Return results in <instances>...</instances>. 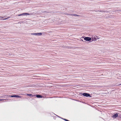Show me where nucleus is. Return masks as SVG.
Wrapping results in <instances>:
<instances>
[{
	"label": "nucleus",
	"mask_w": 121,
	"mask_h": 121,
	"mask_svg": "<svg viewBox=\"0 0 121 121\" xmlns=\"http://www.w3.org/2000/svg\"><path fill=\"white\" fill-rule=\"evenodd\" d=\"M32 14L31 13H23L22 14H19L18 15V16H25V15H31Z\"/></svg>",
	"instance_id": "nucleus-1"
},
{
	"label": "nucleus",
	"mask_w": 121,
	"mask_h": 121,
	"mask_svg": "<svg viewBox=\"0 0 121 121\" xmlns=\"http://www.w3.org/2000/svg\"><path fill=\"white\" fill-rule=\"evenodd\" d=\"M81 94L83 96H86V97H91L90 94L89 93H81Z\"/></svg>",
	"instance_id": "nucleus-2"
},
{
	"label": "nucleus",
	"mask_w": 121,
	"mask_h": 121,
	"mask_svg": "<svg viewBox=\"0 0 121 121\" xmlns=\"http://www.w3.org/2000/svg\"><path fill=\"white\" fill-rule=\"evenodd\" d=\"M91 38L89 37H85L84 38V40L86 41H89L91 40Z\"/></svg>",
	"instance_id": "nucleus-3"
},
{
	"label": "nucleus",
	"mask_w": 121,
	"mask_h": 121,
	"mask_svg": "<svg viewBox=\"0 0 121 121\" xmlns=\"http://www.w3.org/2000/svg\"><path fill=\"white\" fill-rule=\"evenodd\" d=\"M31 35H35L40 36L42 35V33H31Z\"/></svg>",
	"instance_id": "nucleus-4"
},
{
	"label": "nucleus",
	"mask_w": 121,
	"mask_h": 121,
	"mask_svg": "<svg viewBox=\"0 0 121 121\" xmlns=\"http://www.w3.org/2000/svg\"><path fill=\"white\" fill-rule=\"evenodd\" d=\"M119 113H116L115 114L113 115L112 116V117L114 118H116L117 117L118 115V114Z\"/></svg>",
	"instance_id": "nucleus-5"
},
{
	"label": "nucleus",
	"mask_w": 121,
	"mask_h": 121,
	"mask_svg": "<svg viewBox=\"0 0 121 121\" xmlns=\"http://www.w3.org/2000/svg\"><path fill=\"white\" fill-rule=\"evenodd\" d=\"M10 97H16V98H21V96L17 95H12L10 96Z\"/></svg>",
	"instance_id": "nucleus-6"
},
{
	"label": "nucleus",
	"mask_w": 121,
	"mask_h": 121,
	"mask_svg": "<svg viewBox=\"0 0 121 121\" xmlns=\"http://www.w3.org/2000/svg\"><path fill=\"white\" fill-rule=\"evenodd\" d=\"M35 96L38 98H42L43 97V96L39 95H36Z\"/></svg>",
	"instance_id": "nucleus-7"
},
{
	"label": "nucleus",
	"mask_w": 121,
	"mask_h": 121,
	"mask_svg": "<svg viewBox=\"0 0 121 121\" xmlns=\"http://www.w3.org/2000/svg\"><path fill=\"white\" fill-rule=\"evenodd\" d=\"M96 36V35H95L92 38V41H96L97 40Z\"/></svg>",
	"instance_id": "nucleus-8"
},
{
	"label": "nucleus",
	"mask_w": 121,
	"mask_h": 121,
	"mask_svg": "<svg viewBox=\"0 0 121 121\" xmlns=\"http://www.w3.org/2000/svg\"><path fill=\"white\" fill-rule=\"evenodd\" d=\"M27 95L30 97L35 96H36L35 95H32V94H27Z\"/></svg>",
	"instance_id": "nucleus-9"
},
{
	"label": "nucleus",
	"mask_w": 121,
	"mask_h": 121,
	"mask_svg": "<svg viewBox=\"0 0 121 121\" xmlns=\"http://www.w3.org/2000/svg\"><path fill=\"white\" fill-rule=\"evenodd\" d=\"M73 15L74 16H80L79 15L76 14H73Z\"/></svg>",
	"instance_id": "nucleus-10"
},
{
	"label": "nucleus",
	"mask_w": 121,
	"mask_h": 121,
	"mask_svg": "<svg viewBox=\"0 0 121 121\" xmlns=\"http://www.w3.org/2000/svg\"><path fill=\"white\" fill-rule=\"evenodd\" d=\"M96 38L97 39H97H100V37L98 36H96Z\"/></svg>",
	"instance_id": "nucleus-11"
},
{
	"label": "nucleus",
	"mask_w": 121,
	"mask_h": 121,
	"mask_svg": "<svg viewBox=\"0 0 121 121\" xmlns=\"http://www.w3.org/2000/svg\"><path fill=\"white\" fill-rule=\"evenodd\" d=\"M118 117L120 118H121V114H118Z\"/></svg>",
	"instance_id": "nucleus-12"
},
{
	"label": "nucleus",
	"mask_w": 121,
	"mask_h": 121,
	"mask_svg": "<svg viewBox=\"0 0 121 121\" xmlns=\"http://www.w3.org/2000/svg\"><path fill=\"white\" fill-rule=\"evenodd\" d=\"M62 119L64 120H65V121H69V120H68L66 119H65L62 118Z\"/></svg>",
	"instance_id": "nucleus-13"
},
{
	"label": "nucleus",
	"mask_w": 121,
	"mask_h": 121,
	"mask_svg": "<svg viewBox=\"0 0 121 121\" xmlns=\"http://www.w3.org/2000/svg\"><path fill=\"white\" fill-rule=\"evenodd\" d=\"M68 15H69V16H71L73 15V14H68Z\"/></svg>",
	"instance_id": "nucleus-14"
},
{
	"label": "nucleus",
	"mask_w": 121,
	"mask_h": 121,
	"mask_svg": "<svg viewBox=\"0 0 121 121\" xmlns=\"http://www.w3.org/2000/svg\"><path fill=\"white\" fill-rule=\"evenodd\" d=\"M5 99H0V101H1L2 100H5Z\"/></svg>",
	"instance_id": "nucleus-15"
},
{
	"label": "nucleus",
	"mask_w": 121,
	"mask_h": 121,
	"mask_svg": "<svg viewBox=\"0 0 121 121\" xmlns=\"http://www.w3.org/2000/svg\"><path fill=\"white\" fill-rule=\"evenodd\" d=\"M9 17H8V18H5V19H4L3 20H6L8 18H9Z\"/></svg>",
	"instance_id": "nucleus-16"
},
{
	"label": "nucleus",
	"mask_w": 121,
	"mask_h": 121,
	"mask_svg": "<svg viewBox=\"0 0 121 121\" xmlns=\"http://www.w3.org/2000/svg\"><path fill=\"white\" fill-rule=\"evenodd\" d=\"M3 18V17H1L0 16V18Z\"/></svg>",
	"instance_id": "nucleus-17"
},
{
	"label": "nucleus",
	"mask_w": 121,
	"mask_h": 121,
	"mask_svg": "<svg viewBox=\"0 0 121 121\" xmlns=\"http://www.w3.org/2000/svg\"><path fill=\"white\" fill-rule=\"evenodd\" d=\"M121 85V83L120 84L118 85Z\"/></svg>",
	"instance_id": "nucleus-18"
},
{
	"label": "nucleus",
	"mask_w": 121,
	"mask_h": 121,
	"mask_svg": "<svg viewBox=\"0 0 121 121\" xmlns=\"http://www.w3.org/2000/svg\"><path fill=\"white\" fill-rule=\"evenodd\" d=\"M44 12H45V11H44Z\"/></svg>",
	"instance_id": "nucleus-19"
},
{
	"label": "nucleus",
	"mask_w": 121,
	"mask_h": 121,
	"mask_svg": "<svg viewBox=\"0 0 121 121\" xmlns=\"http://www.w3.org/2000/svg\"><path fill=\"white\" fill-rule=\"evenodd\" d=\"M58 117H59V116H57Z\"/></svg>",
	"instance_id": "nucleus-20"
},
{
	"label": "nucleus",
	"mask_w": 121,
	"mask_h": 121,
	"mask_svg": "<svg viewBox=\"0 0 121 121\" xmlns=\"http://www.w3.org/2000/svg\"><path fill=\"white\" fill-rule=\"evenodd\" d=\"M58 117H59V116H57Z\"/></svg>",
	"instance_id": "nucleus-21"
}]
</instances>
